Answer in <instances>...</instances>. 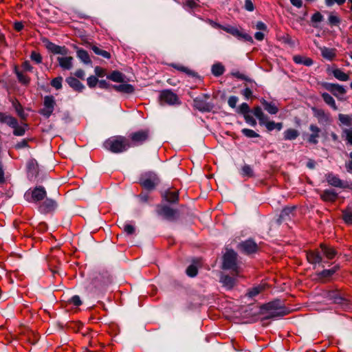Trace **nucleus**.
Segmentation results:
<instances>
[{
    "label": "nucleus",
    "mask_w": 352,
    "mask_h": 352,
    "mask_svg": "<svg viewBox=\"0 0 352 352\" xmlns=\"http://www.w3.org/2000/svg\"><path fill=\"white\" fill-rule=\"evenodd\" d=\"M104 147L114 153H122L131 147L129 140L124 136H113L104 142Z\"/></svg>",
    "instance_id": "nucleus-1"
},
{
    "label": "nucleus",
    "mask_w": 352,
    "mask_h": 352,
    "mask_svg": "<svg viewBox=\"0 0 352 352\" xmlns=\"http://www.w3.org/2000/svg\"><path fill=\"white\" fill-rule=\"evenodd\" d=\"M47 196V192L44 187L39 186L33 189H29L24 195L25 199L28 202L37 203L43 200Z\"/></svg>",
    "instance_id": "nucleus-2"
},
{
    "label": "nucleus",
    "mask_w": 352,
    "mask_h": 352,
    "mask_svg": "<svg viewBox=\"0 0 352 352\" xmlns=\"http://www.w3.org/2000/svg\"><path fill=\"white\" fill-rule=\"evenodd\" d=\"M149 138V132L148 130H140L131 133L129 135L131 147L138 146L146 142Z\"/></svg>",
    "instance_id": "nucleus-3"
},
{
    "label": "nucleus",
    "mask_w": 352,
    "mask_h": 352,
    "mask_svg": "<svg viewBox=\"0 0 352 352\" xmlns=\"http://www.w3.org/2000/svg\"><path fill=\"white\" fill-rule=\"evenodd\" d=\"M216 26L226 32L227 33L232 34L238 39H243L245 41L253 43L252 37L250 34L240 31L236 27L231 25H222L220 24H216Z\"/></svg>",
    "instance_id": "nucleus-4"
},
{
    "label": "nucleus",
    "mask_w": 352,
    "mask_h": 352,
    "mask_svg": "<svg viewBox=\"0 0 352 352\" xmlns=\"http://www.w3.org/2000/svg\"><path fill=\"white\" fill-rule=\"evenodd\" d=\"M236 253L230 250H228L223 256V267L226 270H232L238 273V267L236 265Z\"/></svg>",
    "instance_id": "nucleus-5"
},
{
    "label": "nucleus",
    "mask_w": 352,
    "mask_h": 352,
    "mask_svg": "<svg viewBox=\"0 0 352 352\" xmlns=\"http://www.w3.org/2000/svg\"><path fill=\"white\" fill-rule=\"evenodd\" d=\"M159 179L154 173H146L142 175L140 179V183L142 186L148 190L153 189L158 184Z\"/></svg>",
    "instance_id": "nucleus-6"
},
{
    "label": "nucleus",
    "mask_w": 352,
    "mask_h": 352,
    "mask_svg": "<svg viewBox=\"0 0 352 352\" xmlns=\"http://www.w3.org/2000/svg\"><path fill=\"white\" fill-rule=\"evenodd\" d=\"M160 100L161 104L174 105L179 104V99L177 95L172 91L166 89L160 92Z\"/></svg>",
    "instance_id": "nucleus-7"
},
{
    "label": "nucleus",
    "mask_w": 352,
    "mask_h": 352,
    "mask_svg": "<svg viewBox=\"0 0 352 352\" xmlns=\"http://www.w3.org/2000/svg\"><path fill=\"white\" fill-rule=\"evenodd\" d=\"M55 104L56 102L54 96H46L44 98L43 107L39 111L40 114L46 118H50L54 110Z\"/></svg>",
    "instance_id": "nucleus-8"
},
{
    "label": "nucleus",
    "mask_w": 352,
    "mask_h": 352,
    "mask_svg": "<svg viewBox=\"0 0 352 352\" xmlns=\"http://www.w3.org/2000/svg\"><path fill=\"white\" fill-rule=\"evenodd\" d=\"M278 304L276 302H271L265 305L266 309L270 311L267 318L280 317L287 314L285 307L279 306Z\"/></svg>",
    "instance_id": "nucleus-9"
},
{
    "label": "nucleus",
    "mask_w": 352,
    "mask_h": 352,
    "mask_svg": "<svg viewBox=\"0 0 352 352\" xmlns=\"http://www.w3.org/2000/svg\"><path fill=\"white\" fill-rule=\"evenodd\" d=\"M157 214L168 221H174L177 219V211L167 206H158Z\"/></svg>",
    "instance_id": "nucleus-10"
},
{
    "label": "nucleus",
    "mask_w": 352,
    "mask_h": 352,
    "mask_svg": "<svg viewBox=\"0 0 352 352\" xmlns=\"http://www.w3.org/2000/svg\"><path fill=\"white\" fill-rule=\"evenodd\" d=\"M57 207L56 202L52 199H45L38 207V210L41 213H49L55 210Z\"/></svg>",
    "instance_id": "nucleus-11"
},
{
    "label": "nucleus",
    "mask_w": 352,
    "mask_h": 352,
    "mask_svg": "<svg viewBox=\"0 0 352 352\" xmlns=\"http://www.w3.org/2000/svg\"><path fill=\"white\" fill-rule=\"evenodd\" d=\"M239 248L245 254H252L256 252L258 246L252 240H247L239 244Z\"/></svg>",
    "instance_id": "nucleus-12"
},
{
    "label": "nucleus",
    "mask_w": 352,
    "mask_h": 352,
    "mask_svg": "<svg viewBox=\"0 0 352 352\" xmlns=\"http://www.w3.org/2000/svg\"><path fill=\"white\" fill-rule=\"evenodd\" d=\"M307 261L313 265L319 264L322 261L320 252L318 250H309L306 252Z\"/></svg>",
    "instance_id": "nucleus-13"
},
{
    "label": "nucleus",
    "mask_w": 352,
    "mask_h": 352,
    "mask_svg": "<svg viewBox=\"0 0 352 352\" xmlns=\"http://www.w3.org/2000/svg\"><path fill=\"white\" fill-rule=\"evenodd\" d=\"M324 87L335 96L343 95L346 93V90L344 87L338 84L327 82L324 85Z\"/></svg>",
    "instance_id": "nucleus-14"
},
{
    "label": "nucleus",
    "mask_w": 352,
    "mask_h": 352,
    "mask_svg": "<svg viewBox=\"0 0 352 352\" xmlns=\"http://www.w3.org/2000/svg\"><path fill=\"white\" fill-rule=\"evenodd\" d=\"M325 178L329 185L336 188H344L343 182L338 175H334L333 173H327Z\"/></svg>",
    "instance_id": "nucleus-15"
},
{
    "label": "nucleus",
    "mask_w": 352,
    "mask_h": 352,
    "mask_svg": "<svg viewBox=\"0 0 352 352\" xmlns=\"http://www.w3.org/2000/svg\"><path fill=\"white\" fill-rule=\"evenodd\" d=\"M338 193L331 189L324 190L320 195V199L325 202H334L338 199Z\"/></svg>",
    "instance_id": "nucleus-16"
},
{
    "label": "nucleus",
    "mask_w": 352,
    "mask_h": 352,
    "mask_svg": "<svg viewBox=\"0 0 352 352\" xmlns=\"http://www.w3.org/2000/svg\"><path fill=\"white\" fill-rule=\"evenodd\" d=\"M309 130L311 133L308 138V142L313 144H317L318 142V138L320 137V129L315 124H311Z\"/></svg>",
    "instance_id": "nucleus-17"
},
{
    "label": "nucleus",
    "mask_w": 352,
    "mask_h": 352,
    "mask_svg": "<svg viewBox=\"0 0 352 352\" xmlns=\"http://www.w3.org/2000/svg\"><path fill=\"white\" fill-rule=\"evenodd\" d=\"M57 61L60 67L65 70H69L73 66V57L72 56H59Z\"/></svg>",
    "instance_id": "nucleus-18"
},
{
    "label": "nucleus",
    "mask_w": 352,
    "mask_h": 352,
    "mask_svg": "<svg viewBox=\"0 0 352 352\" xmlns=\"http://www.w3.org/2000/svg\"><path fill=\"white\" fill-rule=\"evenodd\" d=\"M47 49L54 54H67V50L64 46L57 45L54 43L48 42L46 45Z\"/></svg>",
    "instance_id": "nucleus-19"
},
{
    "label": "nucleus",
    "mask_w": 352,
    "mask_h": 352,
    "mask_svg": "<svg viewBox=\"0 0 352 352\" xmlns=\"http://www.w3.org/2000/svg\"><path fill=\"white\" fill-rule=\"evenodd\" d=\"M320 249H321V252L329 260H331V259L334 258L337 254V252L331 246H328L325 244L321 243Z\"/></svg>",
    "instance_id": "nucleus-20"
},
{
    "label": "nucleus",
    "mask_w": 352,
    "mask_h": 352,
    "mask_svg": "<svg viewBox=\"0 0 352 352\" xmlns=\"http://www.w3.org/2000/svg\"><path fill=\"white\" fill-rule=\"evenodd\" d=\"M66 82L72 89H74V90L76 91L81 92L85 89L83 84L74 77H68L66 79Z\"/></svg>",
    "instance_id": "nucleus-21"
},
{
    "label": "nucleus",
    "mask_w": 352,
    "mask_h": 352,
    "mask_svg": "<svg viewBox=\"0 0 352 352\" xmlns=\"http://www.w3.org/2000/svg\"><path fill=\"white\" fill-rule=\"evenodd\" d=\"M322 56L329 60H332L336 56V50L327 47H319Z\"/></svg>",
    "instance_id": "nucleus-22"
},
{
    "label": "nucleus",
    "mask_w": 352,
    "mask_h": 352,
    "mask_svg": "<svg viewBox=\"0 0 352 352\" xmlns=\"http://www.w3.org/2000/svg\"><path fill=\"white\" fill-rule=\"evenodd\" d=\"M170 66L181 72L185 73L188 76L198 77V74L197 72H194L193 70H191L188 67H185L181 64L171 63L170 64Z\"/></svg>",
    "instance_id": "nucleus-23"
},
{
    "label": "nucleus",
    "mask_w": 352,
    "mask_h": 352,
    "mask_svg": "<svg viewBox=\"0 0 352 352\" xmlns=\"http://www.w3.org/2000/svg\"><path fill=\"white\" fill-rule=\"evenodd\" d=\"M0 122L6 124L12 128L16 126V124L18 122L15 118L3 113H0Z\"/></svg>",
    "instance_id": "nucleus-24"
},
{
    "label": "nucleus",
    "mask_w": 352,
    "mask_h": 352,
    "mask_svg": "<svg viewBox=\"0 0 352 352\" xmlns=\"http://www.w3.org/2000/svg\"><path fill=\"white\" fill-rule=\"evenodd\" d=\"M112 87L118 92L124 94H132L134 91V87L130 84H120L112 85Z\"/></svg>",
    "instance_id": "nucleus-25"
},
{
    "label": "nucleus",
    "mask_w": 352,
    "mask_h": 352,
    "mask_svg": "<svg viewBox=\"0 0 352 352\" xmlns=\"http://www.w3.org/2000/svg\"><path fill=\"white\" fill-rule=\"evenodd\" d=\"M262 125H264L268 131H272L274 129L280 131L283 129L282 122H275L274 121L268 120V118L264 121Z\"/></svg>",
    "instance_id": "nucleus-26"
},
{
    "label": "nucleus",
    "mask_w": 352,
    "mask_h": 352,
    "mask_svg": "<svg viewBox=\"0 0 352 352\" xmlns=\"http://www.w3.org/2000/svg\"><path fill=\"white\" fill-rule=\"evenodd\" d=\"M299 135L300 133L298 130L289 128L283 132V138L285 140H294L299 136Z\"/></svg>",
    "instance_id": "nucleus-27"
},
{
    "label": "nucleus",
    "mask_w": 352,
    "mask_h": 352,
    "mask_svg": "<svg viewBox=\"0 0 352 352\" xmlns=\"http://www.w3.org/2000/svg\"><path fill=\"white\" fill-rule=\"evenodd\" d=\"M261 103L265 109L270 114L274 115L278 112V108L273 102H269L265 99H262Z\"/></svg>",
    "instance_id": "nucleus-28"
},
{
    "label": "nucleus",
    "mask_w": 352,
    "mask_h": 352,
    "mask_svg": "<svg viewBox=\"0 0 352 352\" xmlns=\"http://www.w3.org/2000/svg\"><path fill=\"white\" fill-rule=\"evenodd\" d=\"M314 116L318 118L320 122H329V116L320 109H314Z\"/></svg>",
    "instance_id": "nucleus-29"
},
{
    "label": "nucleus",
    "mask_w": 352,
    "mask_h": 352,
    "mask_svg": "<svg viewBox=\"0 0 352 352\" xmlns=\"http://www.w3.org/2000/svg\"><path fill=\"white\" fill-rule=\"evenodd\" d=\"M221 282L224 287L230 289L234 286L236 283V278L228 275H224L221 276Z\"/></svg>",
    "instance_id": "nucleus-30"
},
{
    "label": "nucleus",
    "mask_w": 352,
    "mask_h": 352,
    "mask_svg": "<svg viewBox=\"0 0 352 352\" xmlns=\"http://www.w3.org/2000/svg\"><path fill=\"white\" fill-rule=\"evenodd\" d=\"M294 61L297 64H302L305 66H311L313 65L314 61L311 58L308 57L296 55L293 57Z\"/></svg>",
    "instance_id": "nucleus-31"
},
{
    "label": "nucleus",
    "mask_w": 352,
    "mask_h": 352,
    "mask_svg": "<svg viewBox=\"0 0 352 352\" xmlns=\"http://www.w3.org/2000/svg\"><path fill=\"white\" fill-rule=\"evenodd\" d=\"M107 78L113 82H122L124 81V75L119 71H113L107 76Z\"/></svg>",
    "instance_id": "nucleus-32"
},
{
    "label": "nucleus",
    "mask_w": 352,
    "mask_h": 352,
    "mask_svg": "<svg viewBox=\"0 0 352 352\" xmlns=\"http://www.w3.org/2000/svg\"><path fill=\"white\" fill-rule=\"evenodd\" d=\"M332 74L333 76L340 80V81H347L349 79V76L347 74L344 73L342 69H333L332 70Z\"/></svg>",
    "instance_id": "nucleus-33"
},
{
    "label": "nucleus",
    "mask_w": 352,
    "mask_h": 352,
    "mask_svg": "<svg viewBox=\"0 0 352 352\" xmlns=\"http://www.w3.org/2000/svg\"><path fill=\"white\" fill-rule=\"evenodd\" d=\"M321 96H322L323 100L324 101V102L330 106L333 110L338 109V107L336 105V101L330 94L324 92V93H322L321 94Z\"/></svg>",
    "instance_id": "nucleus-34"
},
{
    "label": "nucleus",
    "mask_w": 352,
    "mask_h": 352,
    "mask_svg": "<svg viewBox=\"0 0 352 352\" xmlns=\"http://www.w3.org/2000/svg\"><path fill=\"white\" fill-rule=\"evenodd\" d=\"M254 115L258 118L259 121L260 125H262L264 123V121L267 118V116H266L262 111V109L260 107H256L253 109Z\"/></svg>",
    "instance_id": "nucleus-35"
},
{
    "label": "nucleus",
    "mask_w": 352,
    "mask_h": 352,
    "mask_svg": "<svg viewBox=\"0 0 352 352\" xmlns=\"http://www.w3.org/2000/svg\"><path fill=\"white\" fill-rule=\"evenodd\" d=\"M338 267L336 266L331 269L324 270L318 274L319 278L324 279L331 277L338 270Z\"/></svg>",
    "instance_id": "nucleus-36"
},
{
    "label": "nucleus",
    "mask_w": 352,
    "mask_h": 352,
    "mask_svg": "<svg viewBox=\"0 0 352 352\" xmlns=\"http://www.w3.org/2000/svg\"><path fill=\"white\" fill-rule=\"evenodd\" d=\"M164 197L168 202L175 203L178 200V192L175 190L166 192L164 195Z\"/></svg>",
    "instance_id": "nucleus-37"
},
{
    "label": "nucleus",
    "mask_w": 352,
    "mask_h": 352,
    "mask_svg": "<svg viewBox=\"0 0 352 352\" xmlns=\"http://www.w3.org/2000/svg\"><path fill=\"white\" fill-rule=\"evenodd\" d=\"M77 56L84 63H86V64L91 63V59L89 58V55L86 50H82V49L78 50L77 51Z\"/></svg>",
    "instance_id": "nucleus-38"
},
{
    "label": "nucleus",
    "mask_w": 352,
    "mask_h": 352,
    "mask_svg": "<svg viewBox=\"0 0 352 352\" xmlns=\"http://www.w3.org/2000/svg\"><path fill=\"white\" fill-rule=\"evenodd\" d=\"M211 72L214 76L217 77L221 76L224 73L225 68L222 64L216 63L212 66Z\"/></svg>",
    "instance_id": "nucleus-39"
},
{
    "label": "nucleus",
    "mask_w": 352,
    "mask_h": 352,
    "mask_svg": "<svg viewBox=\"0 0 352 352\" xmlns=\"http://www.w3.org/2000/svg\"><path fill=\"white\" fill-rule=\"evenodd\" d=\"M12 105L14 106L16 112L17 113L18 116L23 120H25L27 115L25 113L24 110L23 109V107L21 104L16 101L12 102Z\"/></svg>",
    "instance_id": "nucleus-40"
},
{
    "label": "nucleus",
    "mask_w": 352,
    "mask_h": 352,
    "mask_svg": "<svg viewBox=\"0 0 352 352\" xmlns=\"http://www.w3.org/2000/svg\"><path fill=\"white\" fill-rule=\"evenodd\" d=\"M241 175L242 177H253L254 171L250 165H244L241 170Z\"/></svg>",
    "instance_id": "nucleus-41"
},
{
    "label": "nucleus",
    "mask_w": 352,
    "mask_h": 352,
    "mask_svg": "<svg viewBox=\"0 0 352 352\" xmlns=\"http://www.w3.org/2000/svg\"><path fill=\"white\" fill-rule=\"evenodd\" d=\"M342 219L344 223L349 225L352 224V210L347 208L342 211Z\"/></svg>",
    "instance_id": "nucleus-42"
},
{
    "label": "nucleus",
    "mask_w": 352,
    "mask_h": 352,
    "mask_svg": "<svg viewBox=\"0 0 352 352\" xmlns=\"http://www.w3.org/2000/svg\"><path fill=\"white\" fill-rule=\"evenodd\" d=\"M338 119L340 122L347 126H349L351 125L352 123V116H350L349 115L340 113L338 115Z\"/></svg>",
    "instance_id": "nucleus-43"
},
{
    "label": "nucleus",
    "mask_w": 352,
    "mask_h": 352,
    "mask_svg": "<svg viewBox=\"0 0 352 352\" xmlns=\"http://www.w3.org/2000/svg\"><path fill=\"white\" fill-rule=\"evenodd\" d=\"M27 127V125L25 124L24 126H20L19 125L18 122L16 124V126H14L12 129L13 134L16 136H22L25 134V129Z\"/></svg>",
    "instance_id": "nucleus-44"
},
{
    "label": "nucleus",
    "mask_w": 352,
    "mask_h": 352,
    "mask_svg": "<svg viewBox=\"0 0 352 352\" xmlns=\"http://www.w3.org/2000/svg\"><path fill=\"white\" fill-rule=\"evenodd\" d=\"M194 106L199 110L200 111H207L208 110V105L206 103V102H204V100H199V99H195L194 100Z\"/></svg>",
    "instance_id": "nucleus-45"
},
{
    "label": "nucleus",
    "mask_w": 352,
    "mask_h": 352,
    "mask_svg": "<svg viewBox=\"0 0 352 352\" xmlns=\"http://www.w3.org/2000/svg\"><path fill=\"white\" fill-rule=\"evenodd\" d=\"M91 49H92V50L94 51V52L95 54H96L98 55H100V56H102L104 58H110V57H111V54H110L109 52H108L107 51L101 50V49H100L98 47H97L96 45H94L91 47Z\"/></svg>",
    "instance_id": "nucleus-46"
},
{
    "label": "nucleus",
    "mask_w": 352,
    "mask_h": 352,
    "mask_svg": "<svg viewBox=\"0 0 352 352\" xmlns=\"http://www.w3.org/2000/svg\"><path fill=\"white\" fill-rule=\"evenodd\" d=\"M184 7L186 10L190 12L192 10L197 8L198 4L195 0H186L184 5Z\"/></svg>",
    "instance_id": "nucleus-47"
},
{
    "label": "nucleus",
    "mask_w": 352,
    "mask_h": 352,
    "mask_svg": "<svg viewBox=\"0 0 352 352\" xmlns=\"http://www.w3.org/2000/svg\"><path fill=\"white\" fill-rule=\"evenodd\" d=\"M30 58L32 61H34L36 64L41 63L42 60H43V58H42V56L41 55V54L36 51L32 52V53L30 54Z\"/></svg>",
    "instance_id": "nucleus-48"
},
{
    "label": "nucleus",
    "mask_w": 352,
    "mask_h": 352,
    "mask_svg": "<svg viewBox=\"0 0 352 352\" xmlns=\"http://www.w3.org/2000/svg\"><path fill=\"white\" fill-rule=\"evenodd\" d=\"M242 133L246 136L247 138H258L259 137V134L256 133L254 131L249 129H243L241 130Z\"/></svg>",
    "instance_id": "nucleus-49"
},
{
    "label": "nucleus",
    "mask_w": 352,
    "mask_h": 352,
    "mask_svg": "<svg viewBox=\"0 0 352 352\" xmlns=\"http://www.w3.org/2000/svg\"><path fill=\"white\" fill-rule=\"evenodd\" d=\"M62 82L63 78L61 76H58L52 80L51 85L56 89H60L62 87Z\"/></svg>",
    "instance_id": "nucleus-50"
},
{
    "label": "nucleus",
    "mask_w": 352,
    "mask_h": 352,
    "mask_svg": "<svg viewBox=\"0 0 352 352\" xmlns=\"http://www.w3.org/2000/svg\"><path fill=\"white\" fill-rule=\"evenodd\" d=\"M328 20L331 25H338L340 22L339 16L333 13L330 14Z\"/></svg>",
    "instance_id": "nucleus-51"
},
{
    "label": "nucleus",
    "mask_w": 352,
    "mask_h": 352,
    "mask_svg": "<svg viewBox=\"0 0 352 352\" xmlns=\"http://www.w3.org/2000/svg\"><path fill=\"white\" fill-rule=\"evenodd\" d=\"M99 80H98L96 76H91L87 78V85L90 88H94L96 86V85L98 83Z\"/></svg>",
    "instance_id": "nucleus-52"
},
{
    "label": "nucleus",
    "mask_w": 352,
    "mask_h": 352,
    "mask_svg": "<svg viewBox=\"0 0 352 352\" xmlns=\"http://www.w3.org/2000/svg\"><path fill=\"white\" fill-rule=\"evenodd\" d=\"M261 291H262V287H260V286L255 287H254V288H252V289L249 290V292L248 293V296L249 297H250V298L255 297L258 294H260Z\"/></svg>",
    "instance_id": "nucleus-53"
},
{
    "label": "nucleus",
    "mask_w": 352,
    "mask_h": 352,
    "mask_svg": "<svg viewBox=\"0 0 352 352\" xmlns=\"http://www.w3.org/2000/svg\"><path fill=\"white\" fill-rule=\"evenodd\" d=\"M186 274L190 277H194L197 274V268L194 265H190L186 269Z\"/></svg>",
    "instance_id": "nucleus-54"
},
{
    "label": "nucleus",
    "mask_w": 352,
    "mask_h": 352,
    "mask_svg": "<svg viewBox=\"0 0 352 352\" xmlns=\"http://www.w3.org/2000/svg\"><path fill=\"white\" fill-rule=\"evenodd\" d=\"M16 74H17V78H18V80L19 82H21V83H23L24 85H27L29 83L30 78L27 75L23 74L22 73H20V72H17Z\"/></svg>",
    "instance_id": "nucleus-55"
},
{
    "label": "nucleus",
    "mask_w": 352,
    "mask_h": 352,
    "mask_svg": "<svg viewBox=\"0 0 352 352\" xmlns=\"http://www.w3.org/2000/svg\"><path fill=\"white\" fill-rule=\"evenodd\" d=\"M250 111V107L248 104L245 102L242 103L239 107L238 112L243 114V116L248 114Z\"/></svg>",
    "instance_id": "nucleus-56"
},
{
    "label": "nucleus",
    "mask_w": 352,
    "mask_h": 352,
    "mask_svg": "<svg viewBox=\"0 0 352 352\" xmlns=\"http://www.w3.org/2000/svg\"><path fill=\"white\" fill-rule=\"evenodd\" d=\"M343 133L345 135L347 143L352 145V129H346L343 131Z\"/></svg>",
    "instance_id": "nucleus-57"
},
{
    "label": "nucleus",
    "mask_w": 352,
    "mask_h": 352,
    "mask_svg": "<svg viewBox=\"0 0 352 352\" xmlns=\"http://www.w3.org/2000/svg\"><path fill=\"white\" fill-rule=\"evenodd\" d=\"M244 118H245L246 123H248L250 126H255L256 125V120L251 115H250V114L245 115Z\"/></svg>",
    "instance_id": "nucleus-58"
},
{
    "label": "nucleus",
    "mask_w": 352,
    "mask_h": 352,
    "mask_svg": "<svg viewBox=\"0 0 352 352\" xmlns=\"http://www.w3.org/2000/svg\"><path fill=\"white\" fill-rule=\"evenodd\" d=\"M311 19L313 23H319L322 21L323 16L321 14L320 12H316L312 15Z\"/></svg>",
    "instance_id": "nucleus-59"
},
{
    "label": "nucleus",
    "mask_w": 352,
    "mask_h": 352,
    "mask_svg": "<svg viewBox=\"0 0 352 352\" xmlns=\"http://www.w3.org/2000/svg\"><path fill=\"white\" fill-rule=\"evenodd\" d=\"M69 302L76 307L80 306L82 304V301L80 297L77 295L72 296L69 299Z\"/></svg>",
    "instance_id": "nucleus-60"
},
{
    "label": "nucleus",
    "mask_w": 352,
    "mask_h": 352,
    "mask_svg": "<svg viewBox=\"0 0 352 352\" xmlns=\"http://www.w3.org/2000/svg\"><path fill=\"white\" fill-rule=\"evenodd\" d=\"M94 72H95L96 76L98 77H104L106 74L105 69L99 66H96L95 67Z\"/></svg>",
    "instance_id": "nucleus-61"
},
{
    "label": "nucleus",
    "mask_w": 352,
    "mask_h": 352,
    "mask_svg": "<svg viewBox=\"0 0 352 352\" xmlns=\"http://www.w3.org/2000/svg\"><path fill=\"white\" fill-rule=\"evenodd\" d=\"M124 231L127 234H133L135 232V227L131 224H125L124 225Z\"/></svg>",
    "instance_id": "nucleus-62"
},
{
    "label": "nucleus",
    "mask_w": 352,
    "mask_h": 352,
    "mask_svg": "<svg viewBox=\"0 0 352 352\" xmlns=\"http://www.w3.org/2000/svg\"><path fill=\"white\" fill-rule=\"evenodd\" d=\"M237 102H238V98L234 96H230L228 100V105L232 108L236 107Z\"/></svg>",
    "instance_id": "nucleus-63"
},
{
    "label": "nucleus",
    "mask_w": 352,
    "mask_h": 352,
    "mask_svg": "<svg viewBox=\"0 0 352 352\" xmlns=\"http://www.w3.org/2000/svg\"><path fill=\"white\" fill-rule=\"evenodd\" d=\"M244 8L249 12H252L254 10V6L252 0H245Z\"/></svg>",
    "instance_id": "nucleus-64"
}]
</instances>
